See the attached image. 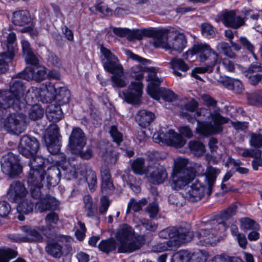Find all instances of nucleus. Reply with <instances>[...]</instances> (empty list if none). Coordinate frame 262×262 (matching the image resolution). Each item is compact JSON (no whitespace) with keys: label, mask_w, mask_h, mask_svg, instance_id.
Instances as JSON below:
<instances>
[{"label":"nucleus","mask_w":262,"mask_h":262,"mask_svg":"<svg viewBox=\"0 0 262 262\" xmlns=\"http://www.w3.org/2000/svg\"><path fill=\"white\" fill-rule=\"evenodd\" d=\"M220 82L229 90L233 91L236 94H241L244 90L243 83L241 81L237 79L226 77L223 81H221Z\"/></svg>","instance_id":"nucleus-36"},{"label":"nucleus","mask_w":262,"mask_h":262,"mask_svg":"<svg viewBox=\"0 0 262 262\" xmlns=\"http://www.w3.org/2000/svg\"><path fill=\"white\" fill-rule=\"evenodd\" d=\"M262 67L254 64H251L248 69L244 72L245 77L248 82L252 85H256L262 80V75L255 72H261Z\"/></svg>","instance_id":"nucleus-27"},{"label":"nucleus","mask_w":262,"mask_h":262,"mask_svg":"<svg viewBox=\"0 0 262 262\" xmlns=\"http://www.w3.org/2000/svg\"><path fill=\"white\" fill-rule=\"evenodd\" d=\"M55 92L54 86L49 85L48 87H46L43 90H41L39 95L40 97H43L46 102L55 99L59 103L58 105L60 106L69 102L71 94L68 89L65 88H61L56 95H55Z\"/></svg>","instance_id":"nucleus-9"},{"label":"nucleus","mask_w":262,"mask_h":262,"mask_svg":"<svg viewBox=\"0 0 262 262\" xmlns=\"http://www.w3.org/2000/svg\"><path fill=\"white\" fill-rule=\"evenodd\" d=\"M60 136L59 128L55 124H51L47 129V135L45 136V142H50L53 140H59Z\"/></svg>","instance_id":"nucleus-38"},{"label":"nucleus","mask_w":262,"mask_h":262,"mask_svg":"<svg viewBox=\"0 0 262 262\" xmlns=\"http://www.w3.org/2000/svg\"><path fill=\"white\" fill-rule=\"evenodd\" d=\"M149 179L154 184L163 183L167 178V173L162 165L156 163L148 169Z\"/></svg>","instance_id":"nucleus-18"},{"label":"nucleus","mask_w":262,"mask_h":262,"mask_svg":"<svg viewBox=\"0 0 262 262\" xmlns=\"http://www.w3.org/2000/svg\"><path fill=\"white\" fill-rule=\"evenodd\" d=\"M241 155L244 157L259 158L261 156V151L259 149H244Z\"/></svg>","instance_id":"nucleus-61"},{"label":"nucleus","mask_w":262,"mask_h":262,"mask_svg":"<svg viewBox=\"0 0 262 262\" xmlns=\"http://www.w3.org/2000/svg\"><path fill=\"white\" fill-rule=\"evenodd\" d=\"M58 206V201L50 195H46L39 201H35V208L40 212L55 210Z\"/></svg>","instance_id":"nucleus-26"},{"label":"nucleus","mask_w":262,"mask_h":262,"mask_svg":"<svg viewBox=\"0 0 262 262\" xmlns=\"http://www.w3.org/2000/svg\"><path fill=\"white\" fill-rule=\"evenodd\" d=\"M147 204V201L146 199H142L139 201H137L135 199L132 198L127 205L126 214L130 213L131 210L134 212H138L142 210V207Z\"/></svg>","instance_id":"nucleus-39"},{"label":"nucleus","mask_w":262,"mask_h":262,"mask_svg":"<svg viewBox=\"0 0 262 262\" xmlns=\"http://www.w3.org/2000/svg\"><path fill=\"white\" fill-rule=\"evenodd\" d=\"M126 183L130 188L135 192L138 193L140 191V187L138 182L133 176H128Z\"/></svg>","instance_id":"nucleus-59"},{"label":"nucleus","mask_w":262,"mask_h":262,"mask_svg":"<svg viewBox=\"0 0 262 262\" xmlns=\"http://www.w3.org/2000/svg\"><path fill=\"white\" fill-rule=\"evenodd\" d=\"M132 168L133 171L137 174H144L146 169L144 167V160L142 158H138L132 163Z\"/></svg>","instance_id":"nucleus-43"},{"label":"nucleus","mask_w":262,"mask_h":262,"mask_svg":"<svg viewBox=\"0 0 262 262\" xmlns=\"http://www.w3.org/2000/svg\"><path fill=\"white\" fill-rule=\"evenodd\" d=\"M98 247L100 251L108 254L116 250L117 248L116 242L113 238L102 240L99 243Z\"/></svg>","instance_id":"nucleus-37"},{"label":"nucleus","mask_w":262,"mask_h":262,"mask_svg":"<svg viewBox=\"0 0 262 262\" xmlns=\"http://www.w3.org/2000/svg\"><path fill=\"white\" fill-rule=\"evenodd\" d=\"M47 116L49 120L57 122L63 117V113L59 105L51 104L47 108Z\"/></svg>","instance_id":"nucleus-34"},{"label":"nucleus","mask_w":262,"mask_h":262,"mask_svg":"<svg viewBox=\"0 0 262 262\" xmlns=\"http://www.w3.org/2000/svg\"><path fill=\"white\" fill-rule=\"evenodd\" d=\"M109 146V144L104 141H100L98 144L99 155L105 161H107V159L111 156L108 151Z\"/></svg>","instance_id":"nucleus-49"},{"label":"nucleus","mask_w":262,"mask_h":262,"mask_svg":"<svg viewBox=\"0 0 262 262\" xmlns=\"http://www.w3.org/2000/svg\"><path fill=\"white\" fill-rule=\"evenodd\" d=\"M11 209V206L7 202L0 201V216H7L9 214Z\"/></svg>","instance_id":"nucleus-63"},{"label":"nucleus","mask_w":262,"mask_h":262,"mask_svg":"<svg viewBox=\"0 0 262 262\" xmlns=\"http://www.w3.org/2000/svg\"><path fill=\"white\" fill-rule=\"evenodd\" d=\"M250 144L251 146L254 147L260 148L262 146V135L260 134H252Z\"/></svg>","instance_id":"nucleus-64"},{"label":"nucleus","mask_w":262,"mask_h":262,"mask_svg":"<svg viewBox=\"0 0 262 262\" xmlns=\"http://www.w3.org/2000/svg\"><path fill=\"white\" fill-rule=\"evenodd\" d=\"M1 163L3 172L10 177L18 175L22 171L18 156L12 152L3 156Z\"/></svg>","instance_id":"nucleus-8"},{"label":"nucleus","mask_w":262,"mask_h":262,"mask_svg":"<svg viewBox=\"0 0 262 262\" xmlns=\"http://www.w3.org/2000/svg\"><path fill=\"white\" fill-rule=\"evenodd\" d=\"M47 175V181L49 187H54L57 185L60 181L61 171L59 167L53 166L45 171Z\"/></svg>","instance_id":"nucleus-28"},{"label":"nucleus","mask_w":262,"mask_h":262,"mask_svg":"<svg viewBox=\"0 0 262 262\" xmlns=\"http://www.w3.org/2000/svg\"><path fill=\"white\" fill-rule=\"evenodd\" d=\"M220 172L219 169L209 166L205 174L207 187L202 185L197 180L194 179L190 186L187 187L186 192L184 193L185 197L189 201L194 202L201 200L205 194L208 196H210L216 177Z\"/></svg>","instance_id":"nucleus-2"},{"label":"nucleus","mask_w":262,"mask_h":262,"mask_svg":"<svg viewBox=\"0 0 262 262\" xmlns=\"http://www.w3.org/2000/svg\"><path fill=\"white\" fill-rule=\"evenodd\" d=\"M45 160L40 156H36L30 159L28 165L30 169H43Z\"/></svg>","instance_id":"nucleus-48"},{"label":"nucleus","mask_w":262,"mask_h":262,"mask_svg":"<svg viewBox=\"0 0 262 262\" xmlns=\"http://www.w3.org/2000/svg\"><path fill=\"white\" fill-rule=\"evenodd\" d=\"M169 64L170 66L171 69L173 70L174 75L179 77L184 76L185 74L178 72L177 69L183 72H186L189 69L188 66L181 58L173 57L171 59Z\"/></svg>","instance_id":"nucleus-33"},{"label":"nucleus","mask_w":262,"mask_h":262,"mask_svg":"<svg viewBox=\"0 0 262 262\" xmlns=\"http://www.w3.org/2000/svg\"><path fill=\"white\" fill-rule=\"evenodd\" d=\"M239 221L241 227L243 229L258 230L260 229L259 225L250 218H242Z\"/></svg>","instance_id":"nucleus-42"},{"label":"nucleus","mask_w":262,"mask_h":262,"mask_svg":"<svg viewBox=\"0 0 262 262\" xmlns=\"http://www.w3.org/2000/svg\"><path fill=\"white\" fill-rule=\"evenodd\" d=\"M157 81L150 82L147 86V92L152 98L159 100L162 97L164 100L168 102H172L176 99L174 93L170 90L164 88H159L161 82L158 84Z\"/></svg>","instance_id":"nucleus-14"},{"label":"nucleus","mask_w":262,"mask_h":262,"mask_svg":"<svg viewBox=\"0 0 262 262\" xmlns=\"http://www.w3.org/2000/svg\"><path fill=\"white\" fill-rule=\"evenodd\" d=\"M44 169H30L28 177L29 185H43L42 181L45 178Z\"/></svg>","instance_id":"nucleus-29"},{"label":"nucleus","mask_w":262,"mask_h":262,"mask_svg":"<svg viewBox=\"0 0 262 262\" xmlns=\"http://www.w3.org/2000/svg\"><path fill=\"white\" fill-rule=\"evenodd\" d=\"M155 119V115L151 111L142 110L137 113L136 120L143 127L149 126Z\"/></svg>","instance_id":"nucleus-30"},{"label":"nucleus","mask_w":262,"mask_h":262,"mask_svg":"<svg viewBox=\"0 0 262 262\" xmlns=\"http://www.w3.org/2000/svg\"><path fill=\"white\" fill-rule=\"evenodd\" d=\"M34 204L35 202L28 203V201H23L18 204L17 210L20 213L27 214L33 210Z\"/></svg>","instance_id":"nucleus-50"},{"label":"nucleus","mask_w":262,"mask_h":262,"mask_svg":"<svg viewBox=\"0 0 262 262\" xmlns=\"http://www.w3.org/2000/svg\"><path fill=\"white\" fill-rule=\"evenodd\" d=\"M114 188L112 178L106 180L101 179V190L103 193L109 194Z\"/></svg>","instance_id":"nucleus-53"},{"label":"nucleus","mask_w":262,"mask_h":262,"mask_svg":"<svg viewBox=\"0 0 262 262\" xmlns=\"http://www.w3.org/2000/svg\"><path fill=\"white\" fill-rule=\"evenodd\" d=\"M148 72L147 80L154 82L157 81L158 84L163 81L161 77L157 76V69L155 68H147L140 65L132 67L128 71L130 77L137 81L131 82L128 90L123 92L126 101L134 104H139L140 101V96L142 94L143 84L142 80L144 77V73Z\"/></svg>","instance_id":"nucleus-1"},{"label":"nucleus","mask_w":262,"mask_h":262,"mask_svg":"<svg viewBox=\"0 0 262 262\" xmlns=\"http://www.w3.org/2000/svg\"><path fill=\"white\" fill-rule=\"evenodd\" d=\"M39 148V143L34 137L26 135L23 136L19 142L18 150L25 157H33Z\"/></svg>","instance_id":"nucleus-12"},{"label":"nucleus","mask_w":262,"mask_h":262,"mask_svg":"<svg viewBox=\"0 0 262 262\" xmlns=\"http://www.w3.org/2000/svg\"><path fill=\"white\" fill-rule=\"evenodd\" d=\"M230 161L235 167L236 171L241 174H247L248 172L249 169L248 168L241 167L242 164L241 160L231 158Z\"/></svg>","instance_id":"nucleus-62"},{"label":"nucleus","mask_w":262,"mask_h":262,"mask_svg":"<svg viewBox=\"0 0 262 262\" xmlns=\"http://www.w3.org/2000/svg\"><path fill=\"white\" fill-rule=\"evenodd\" d=\"M113 75L111 77V79L113 82V87L117 88H123L125 87L127 82L122 78L124 73L121 74L119 72H116V73L112 74Z\"/></svg>","instance_id":"nucleus-45"},{"label":"nucleus","mask_w":262,"mask_h":262,"mask_svg":"<svg viewBox=\"0 0 262 262\" xmlns=\"http://www.w3.org/2000/svg\"><path fill=\"white\" fill-rule=\"evenodd\" d=\"M190 231V228L189 225L172 228L173 234L172 241L176 243V245H180L181 243L190 241L191 239V233Z\"/></svg>","instance_id":"nucleus-21"},{"label":"nucleus","mask_w":262,"mask_h":262,"mask_svg":"<svg viewBox=\"0 0 262 262\" xmlns=\"http://www.w3.org/2000/svg\"><path fill=\"white\" fill-rule=\"evenodd\" d=\"M186 53L187 55H191L200 54L201 62H207L206 64L213 67L216 64L218 58L217 54L207 44L194 45L191 50L188 51Z\"/></svg>","instance_id":"nucleus-6"},{"label":"nucleus","mask_w":262,"mask_h":262,"mask_svg":"<svg viewBox=\"0 0 262 262\" xmlns=\"http://www.w3.org/2000/svg\"><path fill=\"white\" fill-rule=\"evenodd\" d=\"M86 139L83 132L79 127L73 128L69 138V146L72 150L82 148L86 144Z\"/></svg>","instance_id":"nucleus-20"},{"label":"nucleus","mask_w":262,"mask_h":262,"mask_svg":"<svg viewBox=\"0 0 262 262\" xmlns=\"http://www.w3.org/2000/svg\"><path fill=\"white\" fill-rule=\"evenodd\" d=\"M216 233L217 231L215 229H205L196 232L194 236L200 239L201 245L206 246L214 243Z\"/></svg>","instance_id":"nucleus-24"},{"label":"nucleus","mask_w":262,"mask_h":262,"mask_svg":"<svg viewBox=\"0 0 262 262\" xmlns=\"http://www.w3.org/2000/svg\"><path fill=\"white\" fill-rule=\"evenodd\" d=\"M48 151L52 155L57 154L60 148L59 140H52L50 142H46Z\"/></svg>","instance_id":"nucleus-55"},{"label":"nucleus","mask_w":262,"mask_h":262,"mask_svg":"<svg viewBox=\"0 0 262 262\" xmlns=\"http://www.w3.org/2000/svg\"><path fill=\"white\" fill-rule=\"evenodd\" d=\"M174 257L179 262H188L191 257L190 253L187 250H181L177 252Z\"/></svg>","instance_id":"nucleus-56"},{"label":"nucleus","mask_w":262,"mask_h":262,"mask_svg":"<svg viewBox=\"0 0 262 262\" xmlns=\"http://www.w3.org/2000/svg\"><path fill=\"white\" fill-rule=\"evenodd\" d=\"M85 180L91 191H94L97 186V177L95 172L91 169L85 171Z\"/></svg>","instance_id":"nucleus-41"},{"label":"nucleus","mask_w":262,"mask_h":262,"mask_svg":"<svg viewBox=\"0 0 262 262\" xmlns=\"http://www.w3.org/2000/svg\"><path fill=\"white\" fill-rule=\"evenodd\" d=\"M5 130L13 134H19L24 132L27 127L26 117L21 113H13L8 116L4 121Z\"/></svg>","instance_id":"nucleus-7"},{"label":"nucleus","mask_w":262,"mask_h":262,"mask_svg":"<svg viewBox=\"0 0 262 262\" xmlns=\"http://www.w3.org/2000/svg\"><path fill=\"white\" fill-rule=\"evenodd\" d=\"M31 18L29 12L27 10L15 11L13 13L12 22L18 26H24L31 22Z\"/></svg>","instance_id":"nucleus-31"},{"label":"nucleus","mask_w":262,"mask_h":262,"mask_svg":"<svg viewBox=\"0 0 262 262\" xmlns=\"http://www.w3.org/2000/svg\"><path fill=\"white\" fill-rule=\"evenodd\" d=\"M140 223L146 230L150 232H155L157 230L158 225L146 219L140 220Z\"/></svg>","instance_id":"nucleus-58"},{"label":"nucleus","mask_w":262,"mask_h":262,"mask_svg":"<svg viewBox=\"0 0 262 262\" xmlns=\"http://www.w3.org/2000/svg\"><path fill=\"white\" fill-rule=\"evenodd\" d=\"M221 21L226 27L237 29L245 25V19L240 16H237L233 10H225L220 14Z\"/></svg>","instance_id":"nucleus-15"},{"label":"nucleus","mask_w":262,"mask_h":262,"mask_svg":"<svg viewBox=\"0 0 262 262\" xmlns=\"http://www.w3.org/2000/svg\"><path fill=\"white\" fill-rule=\"evenodd\" d=\"M117 239L119 243L117 250L120 253L134 252L139 250L143 245L142 237L136 236L132 228L127 226L119 232Z\"/></svg>","instance_id":"nucleus-4"},{"label":"nucleus","mask_w":262,"mask_h":262,"mask_svg":"<svg viewBox=\"0 0 262 262\" xmlns=\"http://www.w3.org/2000/svg\"><path fill=\"white\" fill-rule=\"evenodd\" d=\"M237 206L235 204H232L226 209L222 211L220 214V218L223 220V221L216 222L215 224L218 225H222L224 227V229H226L228 227V225L226 224L225 221L229 220L232 216L234 215L237 211Z\"/></svg>","instance_id":"nucleus-35"},{"label":"nucleus","mask_w":262,"mask_h":262,"mask_svg":"<svg viewBox=\"0 0 262 262\" xmlns=\"http://www.w3.org/2000/svg\"><path fill=\"white\" fill-rule=\"evenodd\" d=\"M17 255V252L12 250L7 249L3 250L0 253V262H9L10 259L15 257Z\"/></svg>","instance_id":"nucleus-51"},{"label":"nucleus","mask_w":262,"mask_h":262,"mask_svg":"<svg viewBox=\"0 0 262 262\" xmlns=\"http://www.w3.org/2000/svg\"><path fill=\"white\" fill-rule=\"evenodd\" d=\"M31 197L36 201H39L43 198L41 189L43 185H29Z\"/></svg>","instance_id":"nucleus-47"},{"label":"nucleus","mask_w":262,"mask_h":262,"mask_svg":"<svg viewBox=\"0 0 262 262\" xmlns=\"http://www.w3.org/2000/svg\"><path fill=\"white\" fill-rule=\"evenodd\" d=\"M78 225L79 228L77 229L75 233V235L76 238L79 241H82L85 236L86 228L84 223L81 221L78 222Z\"/></svg>","instance_id":"nucleus-60"},{"label":"nucleus","mask_w":262,"mask_h":262,"mask_svg":"<svg viewBox=\"0 0 262 262\" xmlns=\"http://www.w3.org/2000/svg\"><path fill=\"white\" fill-rule=\"evenodd\" d=\"M113 32L116 35L126 38L130 41L141 39L143 37V30H130L127 28H114Z\"/></svg>","instance_id":"nucleus-25"},{"label":"nucleus","mask_w":262,"mask_h":262,"mask_svg":"<svg viewBox=\"0 0 262 262\" xmlns=\"http://www.w3.org/2000/svg\"><path fill=\"white\" fill-rule=\"evenodd\" d=\"M84 208L87 212V215L93 217L95 215L96 209L93 207L92 199L90 195H85L83 198Z\"/></svg>","instance_id":"nucleus-46"},{"label":"nucleus","mask_w":262,"mask_h":262,"mask_svg":"<svg viewBox=\"0 0 262 262\" xmlns=\"http://www.w3.org/2000/svg\"><path fill=\"white\" fill-rule=\"evenodd\" d=\"M189 147L191 152L196 156H202L205 151L204 145L199 141H190Z\"/></svg>","instance_id":"nucleus-40"},{"label":"nucleus","mask_w":262,"mask_h":262,"mask_svg":"<svg viewBox=\"0 0 262 262\" xmlns=\"http://www.w3.org/2000/svg\"><path fill=\"white\" fill-rule=\"evenodd\" d=\"M46 76L44 67L36 66L25 69L22 73L17 74L16 77L27 80H34L39 82L44 80Z\"/></svg>","instance_id":"nucleus-16"},{"label":"nucleus","mask_w":262,"mask_h":262,"mask_svg":"<svg viewBox=\"0 0 262 262\" xmlns=\"http://www.w3.org/2000/svg\"><path fill=\"white\" fill-rule=\"evenodd\" d=\"M169 40L167 50H172L181 52L186 47L187 40L182 33H176L171 32L169 34Z\"/></svg>","instance_id":"nucleus-22"},{"label":"nucleus","mask_w":262,"mask_h":262,"mask_svg":"<svg viewBox=\"0 0 262 262\" xmlns=\"http://www.w3.org/2000/svg\"><path fill=\"white\" fill-rule=\"evenodd\" d=\"M154 141L161 144H166L177 148L183 147L186 141L180 134L172 129L166 130V128H161L152 136Z\"/></svg>","instance_id":"nucleus-5"},{"label":"nucleus","mask_w":262,"mask_h":262,"mask_svg":"<svg viewBox=\"0 0 262 262\" xmlns=\"http://www.w3.org/2000/svg\"><path fill=\"white\" fill-rule=\"evenodd\" d=\"M198 116H207V118H211L212 122H207L197 120V131L204 136L220 134L223 131L222 125L228 122L229 119L222 116L218 112L214 111L210 112L205 108H201L197 111Z\"/></svg>","instance_id":"nucleus-3"},{"label":"nucleus","mask_w":262,"mask_h":262,"mask_svg":"<svg viewBox=\"0 0 262 262\" xmlns=\"http://www.w3.org/2000/svg\"><path fill=\"white\" fill-rule=\"evenodd\" d=\"M194 179V173L189 170L179 171L175 173L171 185L174 189L177 190L184 189L186 193L187 187L190 186Z\"/></svg>","instance_id":"nucleus-13"},{"label":"nucleus","mask_w":262,"mask_h":262,"mask_svg":"<svg viewBox=\"0 0 262 262\" xmlns=\"http://www.w3.org/2000/svg\"><path fill=\"white\" fill-rule=\"evenodd\" d=\"M109 133L113 138V141L116 142L118 145H119L122 141L123 135L122 133L118 130L117 127L116 125H112L111 126L110 129L109 130Z\"/></svg>","instance_id":"nucleus-52"},{"label":"nucleus","mask_w":262,"mask_h":262,"mask_svg":"<svg viewBox=\"0 0 262 262\" xmlns=\"http://www.w3.org/2000/svg\"><path fill=\"white\" fill-rule=\"evenodd\" d=\"M168 201L170 204L177 207H182L184 203L183 198L177 193L170 194L168 197Z\"/></svg>","instance_id":"nucleus-57"},{"label":"nucleus","mask_w":262,"mask_h":262,"mask_svg":"<svg viewBox=\"0 0 262 262\" xmlns=\"http://www.w3.org/2000/svg\"><path fill=\"white\" fill-rule=\"evenodd\" d=\"M27 194V190L24 185L19 182H15L11 185L7 197L11 202H20Z\"/></svg>","instance_id":"nucleus-19"},{"label":"nucleus","mask_w":262,"mask_h":262,"mask_svg":"<svg viewBox=\"0 0 262 262\" xmlns=\"http://www.w3.org/2000/svg\"><path fill=\"white\" fill-rule=\"evenodd\" d=\"M62 247L56 240L49 239L45 247L46 252L55 258H59L62 255Z\"/></svg>","instance_id":"nucleus-32"},{"label":"nucleus","mask_w":262,"mask_h":262,"mask_svg":"<svg viewBox=\"0 0 262 262\" xmlns=\"http://www.w3.org/2000/svg\"><path fill=\"white\" fill-rule=\"evenodd\" d=\"M58 221V214L55 212H51L45 217L46 226L39 227L38 229L48 238H57L56 235L54 233V228L55 225L57 224Z\"/></svg>","instance_id":"nucleus-17"},{"label":"nucleus","mask_w":262,"mask_h":262,"mask_svg":"<svg viewBox=\"0 0 262 262\" xmlns=\"http://www.w3.org/2000/svg\"><path fill=\"white\" fill-rule=\"evenodd\" d=\"M21 229L25 234V235L20 238V241L23 242H40L43 239L42 235L39 233L41 232L38 227L37 228H32L30 226H24L21 227Z\"/></svg>","instance_id":"nucleus-23"},{"label":"nucleus","mask_w":262,"mask_h":262,"mask_svg":"<svg viewBox=\"0 0 262 262\" xmlns=\"http://www.w3.org/2000/svg\"><path fill=\"white\" fill-rule=\"evenodd\" d=\"M44 114L43 108L39 104L33 105L29 113V116L31 119L36 120L41 118Z\"/></svg>","instance_id":"nucleus-44"},{"label":"nucleus","mask_w":262,"mask_h":262,"mask_svg":"<svg viewBox=\"0 0 262 262\" xmlns=\"http://www.w3.org/2000/svg\"><path fill=\"white\" fill-rule=\"evenodd\" d=\"M201 31L202 34L208 38L213 37L215 34L213 26L208 23H204L202 25Z\"/></svg>","instance_id":"nucleus-54"},{"label":"nucleus","mask_w":262,"mask_h":262,"mask_svg":"<svg viewBox=\"0 0 262 262\" xmlns=\"http://www.w3.org/2000/svg\"><path fill=\"white\" fill-rule=\"evenodd\" d=\"M171 32L165 29H144L143 36H147L154 38L153 45L157 48H161L167 50L169 34Z\"/></svg>","instance_id":"nucleus-10"},{"label":"nucleus","mask_w":262,"mask_h":262,"mask_svg":"<svg viewBox=\"0 0 262 262\" xmlns=\"http://www.w3.org/2000/svg\"><path fill=\"white\" fill-rule=\"evenodd\" d=\"M101 52L104 57L103 61L104 69L111 74L116 72L124 73V69L122 65L120 63L118 58L114 55L110 50L102 46Z\"/></svg>","instance_id":"nucleus-11"}]
</instances>
